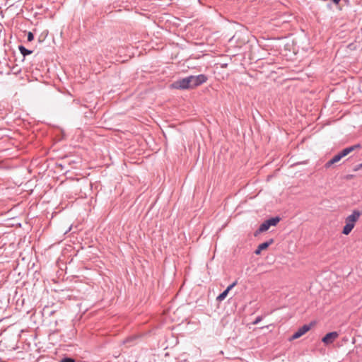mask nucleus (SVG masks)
I'll list each match as a JSON object with an SVG mask.
<instances>
[{"mask_svg":"<svg viewBox=\"0 0 362 362\" xmlns=\"http://www.w3.org/2000/svg\"><path fill=\"white\" fill-rule=\"evenodd\" d=\"M34 39L33 34L31 32H29L28 34V40L31 42Z\"/></svg>","mask_w":362,"mask_h":362,"instance_id":"10","label":"nucleus"},{"mask_svg":"<svg viewBox=\"0 0 362 362\" xmlns=\"http://www.w3.org/2000/svg\"><path fill=\"white\" fill-rule=\"evenodd\" d=\"M339 337V334L337 332H332L327 333L322 339V341L326 344H332Z\"/></svg>","mask_w":362,"mask_h":362,"instance_id":"6","label":"nucleus"},{"mask_svg":"<svg viewBox=\"0 0 362 362\" xmlns=\"http://www.w3.org/2000/svg\"><path fill=\"white\" fill-rule=\"evenodd\" d=\"M280 221V218L279 217L272 218L269 220L265 221L263 223H262L259 228V229L256 231L255 235H257L258 233L267 231L270 226H275Z\"/></svg>","mask_w":362,"mask_h":362,"instance_id":"4","label":"nucleus"},{"mask_svg":"<svg viewBox=\"0 0 362 362\" xmlns=\"http://www.w3.org/2000/svg\"><path fill=\"white\" fill-rule=\"evenodd\" d=\"M360 145H354L343 149L340 153L335 155L331 160L327 162L325 165L326 168H329L332 165L338 163L343 157L347 156L349 153L354 151L355 149L359 148Z\"/></svg>","mask_w":362,"mask_h":362,"instance_id":"3","label":"nucleus"},{"mask_svg":"<svg viewBox=\"0 0 362 362\" xmlns=\"http://www.w3.org/2000/svg\"><path fill=\"white\" fill-rule=\"evenodd\" d=\"M312 327V324L310 325H305L300 328H299L290 338V340H295L303 335H304L306 332H308Z\"/></svg>","mask_w":362,"mask_h":362,"instance_id":"5","label":"nucleus"},{"mask_svg":"<svg viewBox=\"0 0 362 362\" xmlns=\"http://www.w3.org/2000/svg\"><path fill=\"white\" fill-rule=\"evenodd\" d=\"M262 251V250H260L259 247H258L257 249L255 250V253L258 255H260Z\"/></svg>","mask_w":362,"mask_h":362,"instance_id":"13","label":"nucleus"},{"mask_svg":"<svg viewBox=\"0 0 362 362\" xmlns=\"http://www.w3.org/2000/svg\"><path fill=\"white\" fill-rule=\"evenodd\" d=\"M19 50L23 56H26V55L30 54L32 53L31 50H28V49H25L23 46H20Z\"/></svg>","mask_w":362,"mask_h":362,"instance_id":"9","label":"nucleus"},{"mask_svg":"<svg viewBox=\"0 0 362 362\" xmlns=\"http://www.w3.org/2000/svg\"><path fill=\"white\" fill-rule=\"evenodd\" d=\"M237 285V281H235L233 284H231L230 285H229L227 288L223 292L221 293L219 296H218V297L216 298V300L218 301H222L223 300L226 296H228V292L234 287Z\"/></svg>","mask_w":362,"mask_h":362,"instance_id":"7","label":"nucleus"},{"mask_svg":"<svg viewBox=\"0 0 362 362\" xmlns=\"http://www.w3.org/2000/svg\"><path fill=\"white\" fill-rule=\"evenodd\" d=\"M273 243H274V240L270 239L267 242L259 244L258 247H259L260 250H267L268 248V247L270 245H272Z\"/></svg>","mask_w":362,"mask_h":362,"instance_id":"8","label":"nucleus"},{"mask_svg":"<svg viewBox=\"0 0 362 362\" xmlns=\"http://www.w3.org/2000/svg\"><path fill=\"white\" fill-rule=\"evenodd\" d=\"M61 362H75V361L71 358H64L61 361Z\"/></svg>","mask_w":362,"mask_h":362,"instance_id":"11","label":"nucleus"},{"mask_svg":"<svg viewBox=\"0 0 362 362\" xmlns=\"http://www.w3.org/2000/svg\"><path fill=\"white\" fill-rule=\"evenodd\" d=\"M360 169H362V163L356 166V168H355V170H358Z\"/></svg>","mask_w":362,"mask_h":362,"instance_id":"14","label":"nucleus"},{"mask_svg":"<svg viewBox=\"0 0 362 362\" xmlns=\"http://www.w3.org/2000/svg\"><path fill=\"white\" fill-rule=\"evenodd\" d=\"M361 215V213L359 211L354 210L345 218V225L342 230L344 235H347L351 232Z\"/></svg>","mask_w":362,"mask_h":362,"instance_id":"2","label":"nucleus"},{"mask_svg":"<svg viewBox=\"0 0 362 362\" xmlns=\"http://www.w3.org/2000/svg\"><path fill=\"white\" fill-rule=\"evenodd\" d=\"M262 320V317H258L254 322L253 325H257L258 322H259Z\"/></svg>","mask_w":362,"mask_h":362,"instance_id":"12","label":"nucleus"},{"mask_svg":"<svg viewBox=\"0 0 362 362\" xmlns=\"http://www.w3.org/2000/svg\"><path fill=\"white\" fill-rule=\"evenodd\" d=\"M206 76L204 74H200L198 76H190L189 77L175 81L172 84V86L176 89L194 88L206 82Z\"/></svg>","mask_w":362,"mask_h":362,"instance_id":"1","label":"nucleus"},{"mask_svg":"<svg viewBox=\"0 0 362 362\" xmlns=\"http://www.w3.org/2000/svg\"><path fill=\"white\" fill-rule=\"evenodd\" d=\"M341 0H333V1L336 4H338L339 3Z\"/></svg>","mask_w":362,"mask_h":362,"instance_id":"15","label":"nucleus"}]
</instances>
